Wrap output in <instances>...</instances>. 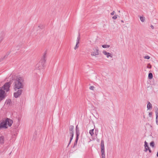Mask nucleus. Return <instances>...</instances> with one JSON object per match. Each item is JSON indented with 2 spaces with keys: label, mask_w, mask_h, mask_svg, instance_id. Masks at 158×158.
<instances>
[{
  "label": "nucleus",
  "mask_w": 158,
  "mask_h": 158,
  "mask_svg": "<svg viewBox=\"0 0 158 158\" xmlns=\"http://www.w3.org/2000/svg\"><path fill=\"white\" fill-rule=\"evenodd\" d=\"M24 79L23 77H17L15 79L13 83V87L15 91L18 89H22L24 87Z\"/></svg>",
  "instance_id": "1"
},
{
  "label": "nucleus",
  "mask_w": 158,
  "mask_h": 158,
  "mask_svg": "<svg viewBox=\"0 0 158 158\" xmlns=\"http://www.w3.org/2000/svg\"><path fill=\"white\" fill-rule=\"evenodd\" d=\"M11 83L10 82L6 83L4 85L3 87H2L0 89V101L2 100L4 98V94L5 93V91L2 90V89L5 90L6 92L9 90V88L10 86Z\"/></svg>",
  "instance_id": "2"
},
{
  "label": "nucleus",
  "mask_w": 158,
  "mask_h": 158,
  "mask_svg": "<svg viewBox=\"0 0 158 158\" xmlns=\"http://www.w3.org/2000/svg\"><path fill=\"white\" fill-rule=\"evenodd\" d=\"M46 52H45L40 60L39 63H38L35 65V68L38 69H41L44 68V64L46 61Z\"/></svg>",
  "instance_id": "3"
},
{
  "label": "nucleus",
  "mask_w": 158,
  "mask_h": 158,
  "mask_svg": "<svg viewBox=\"0 0 158 158\" xmlns=\"http://www.w3.org/2000/svg\"><path fill=\"white\" fill-rule=\"evenodd\" d=\"M101 148L102 152V158H105V148L104 145V141L103 140H101Z\"/></svg>",
  "instance_id": "4"
},
{
  "label": "nucleus",
  "mask_w": 158,
  "mask_h": 158,
  "mask_svg": "<svg viewBox=\"0 0 158 158\" xmlns=\"http://www.w3.org/2000/svg\"><path fill=\"white\" fill-rule=\"evenodd\" d=\"M94 51L91 52V55L92 56H96L99 55V50L97 47H95L93 49Z\"/></svg>",
  "instance_id": "5"
},
{
  "label": "nucleus",
  "mask_w": 158,
  "mask_h": 158,
  "mask_svg": "<svg viewBox=\"0 0 158 158\" xmlns=\"http://www.w3.org/2000/svg\"><path fill=\"white\" fill-rule=\"evenodd\" d=\"M16 92L14 94V95L15 98H17L21 94L22 92V90L21 89H18L16 91Z\"/></svg>",
  "instance_id": "6"
},
{
  "label": "nucleus",
  "mask_w": 158,
  "mask_h": 158,
  "mask_svg": "<svg viewBox=\"0 0 158 158\" xmlns=\"http://www.w3.org/2000/svg\"><path fill=\"white\" fill-rule=\"evenodd\" d=\"M4 121L6 123V125H7L8 124L10 127L11 126L13 123V121L12 120L8 118H7Z\"/></svg>",
  "instance_id": "7"
},
{
  "label": "nucleus",
  "mask_w": 158,
  "mask_h": 158,
  "mask_svg": "<svg viewBox=\"0 0 158 158\" xmlns=\"http://www.w3.org/2000/svg\"><path fill=\"white\" fill-rule=\"evenodd\" d=\"M7 127L6 126V123L4 120L2 121L0 123V130L2 128H7Z\"/></svg>",
  "instance_id": "8"
},
{
  "label": "nucleus",
  "mask_w": 158,
  "mask_h": 158,
  "mask_svg": "<svg viewBox=\"0 0 158 158\" xmlns=\"http://www.w3.org/2000/svg\"><path fill=\"white\" fill-rule=\"evenodd\" d=\"M74 127L73 125H71L69 126V132L70 135H74Z\"/></svg>",
  "instance_id": "9"
},
{
  "label": "nucleus",
  "mask_w": 158,
  "mask_h": 158,
  "mask_svg": "<svg viewBox=\"0 0 158 158\" xmlns=\"http://www.w3.org/2000/svg\"><path fill=\"white\" fill-rule=\"evenodd\" d=\"M5 36V34L4 32H2L0 33V43L4 39Z\"/></svg>",
  "instance_id": "10"
},
{
  "label": "nucleus",
  "mask_w": 158,
  "mask_h": 158,
  "mask_svg": "<svg viewBox=\"0 0 158 158\" xmlns=\"http://www.w3.org/2000/svg\"><path fill=\"white\" fill-rule=\"evenodd\" d=\"M102 53L104 55H106V57L107 58H108L109 57H112V56L111 55V54L110 53H109V52H107L105 51H103L102 52Z\"/></svg>",
  "instance_id": "11"
},
{
  "label": "nucleus",
  "mask_w": 158,
  "mask_h": 158,
  "mask_svg": "<svg viewBox=\"0 0 158 158\" xmlns=\"http://www.w3.org/2000/svg\"><path fill=\"white\" fill-rule=\"evenodd\" d=\"M155 113L156 114V123L158 125V109L157 108H156Z\"/></svg>",
  "instance_id": "12"
},
{
  "label": "nucleus",
  "mask_w": 158,
  "mask_h": 158,
  "mask_svg": "<svg viewBox=\"0 0 158 158\" xmlns=\"http://www.w3.org/2000/svg\"><path fill=\"white\" fill-rule=\"evenodd\" d=\"M144 147H145V150L144 151L145 152H147L148 149H149V147L148 144V143L146 142V141H145L144 142Z\"/></svg>",
  "instance_id": "13"
},
{
  "label": "nucleus",
  "mask_w": 158,
  "mask_h": 158,
  "mask_svg": "<svg viewBox=\"0 0 158 158\" xmlns=\"http://www.w3.org/2000/svg\"><path fill=\"white\" fill-rule=\"evenodd\" d=\"M76 134L77 137H79L80 135V132L78 128L77 127V125L76 127Z\"/></svg>",
  "instance_id": "14"
},
{
  "label": "nucleus",
  "mask_w": 158,
  "mask_h": 158,
  "mask_svg": "<svg viewBox=\"0 0 158 158\" xmlns=\"http://www.w3.org/2000/svg\"><path fill=\"white\" fill-rule=\"evenodd\" d=\"M4 137L3 136H0V144H2L4 143Z\"/></svg>",
  "instance_id": "15"
},
{
  "label": "nucleus",
  "mask_w": 158,
  "mask_h": 158,
  "mask_svg": "<svg viewBox=\"0 0 158 158\" xmlns=\"http://www.w3.org/2000/svg\"><path fill=\"white\" fill-rule=\"evenodd\" d=\"M79 137H76V139L75 140V141L74 142V144L73 146V148H74L75 146H76L77 144V141Z\"/></svg>",
  "instance_id": "16"
},
{
  "label": "nucleus",
  "mask_w": 158,
  "mask_h": 158,
  "mask_svg": "<svg viewBox=\"0 0 158 158\" xmlns=\"http://www.w3.org/2000/svg\"><path fill=\"white\" fill-rule=\"evenodd\" d=\"M147 108L148 110L152 108V105L150 102H148L147 106Z\"/></svg>",
  "instance_id": "17"
},
{
  "label": "nucleus",
  "mask_w": 158,
  "mask_h": 158,
  "mask_svg": "<svg viewBox=\"0 0 158 158\" xmlns=\"http://www.w3.org/2000/svg\"><path fill=\"white\" fill-rule=\"evenodd\" d=\"M153 77L152 73H150L148 74V78L149 79H151Z\"/></svg>",
  "instance_id": "18"
},
{
  "label": "nucleus",
  "mask_w": 158,
  "mask_h": 158,
  "mask_svg": "<svg viewBox=\"0 0 158 158\" xmlns=\"http://www.w3.org/2000/svg\"><path fill=\"white\" fill-rule=\"evenodd\" d=\"M73 135H74L73 134H72V135H70L71 137L70 138V141H69V144L68 145L67 147L69 146V144L70 143L71 141H72V140L73 139Z\"/></svg>",
  "instance_id": "19"
},
{
  "label": "nucleus",
  "mask_w": 158,
  "mask_h": 158,
  "mask_svg": "<svg viewBox=\"0 0 158 158\" xmlns=\"http://www.w3.org/2000/svg\"><path fill=\"white\" fill-rule=\"evenodd\" d=\"M94 129L91 130L89 131V133L90 134L91 136H93L94 134Z\"/></svg>",
  "instance_id": "20"
},
{
  "label": "nucleus",
  "mask_w": 158,
  "mask_h": 158,
  "mask_svg": "<svg viewBox=\"0 0 158 158\" xmlns=\"http://www.w3.org/2000/svg\"><path fill=\"white\" fill-rule=\"evenodd\" d=\"M102 47L104 48H108L110 47V45L107 44H104L102 45Z\"/></svg>",
  "instance_id": "21"
},
{
  "label": "nucleus",
  "mask_w": 158,
  "mask_h": 158,
  "mask_svg": "<svg viewBox=\"0 0 158 158\" xmlns=\"http://www.w3.org/2000/svg\"><path fill=\"white\" fill-rule=\"evenodd\" d=\"M150 145L152 147H154V141H152L150 143Z\"/></svg>",
  "instance_id": "22"
},
{
  "label": "nucleus",
  "mask_w": 158,
  "mask_h": 158,
  "mask_svg": "<svg viewBox=\"0 0 158 158\" xmlns=\"http://www.w3.org/2000/svg\"><path fill=\"white\" fill-rule=\"evenodd\" d=\"M140 20L142 22H144V17H143L140 16Z\"/></svg>",
  "instance_id": "23"
},
{
  "label": "nucleus",
  "mask_w": 158,
  "mask_h": 158,
  "mask_svg": "<svg viewBox=\"0 0 158 158\" xmlns=\"http://www.w3.org/2000/svg\"><path fill=\"white\" fill-rule=\"evenodd\" d=\"M95 134L97 136V135H98V129L97 128L95 129Z\"/></svg>",
  "instance_id": "24"
},
{
  "label": "nucleus",
  "mask_w": 158,
  "mask_h": 158,
  "mask_svg": "<svg viewBox=\"0 0 158 158\" xmlns=\"http://www.w3.org/2000/svg\"><path fill=\"white\" fill-rule=\"evenodd\" d=\"M147 68L148 69H151L152 68L151 65L150 64H148L147 66Z\"/></svg>",
  "instance_id": "25"
},
{
  "label": "nucleus",
  "mask_w": 158,
  "mask_h": 158,
  "mask_svg": "<svg viewBox=\"0 0 158 158\" xmlns=\"http://www.w3.org/2000/svg\"><path fill=\"white\" fill-rule=\"evenodd\" d=\"M7 56H4L3 58H1L0 59V61H2V60H4V59L6 57H7Z\"/></svg>",
  "instance_id": "26"
},
{
  "label": "nucleus",
  "mask_w": 158,
  "mask_h": 158,
  "mask_svg": "<svg viewBox=\"0 0 158 158\" xmlns=\"http://www.w3.org/2000/svg\"><path fill=\"white\" fill-rule=\"evenodd\" d=\"M94 86H92L89 87V89L91 90H94Z\"/></svg>",
  "instance_id": "27"
},
{
  "label": "nucleus",
  "mask_w": 158,
  "mask_h": 158,
  "mask_svg": "<svg viewBox=\"0 0 158 158\" xmlns=\"http://www.w3.org/2000/svg\"><path fill=\"white\" fill-rule=\"evenodd\" d=\"M150 58V57L149 56H145L144 57V58L145 59H149Z\"/></svg>",
  "instance_id": "28"
},
{
  "label": "nucleus",
  "mask_w": 158,
  "mask_h": 158,
  "mask_svg": "<svg viewBox=\"0 0 158 158\" xmlns=\"http://www.w3.org/2000/svg\"><path fill=\"white\" fill-rule=\"evenodd\" d=\"M117 15H114V16H113V17H112V19H116L117 18Z\"/></svg>",
  "instance_id": "29"
},
{
  "label": "nucleus",
  "mask_w": 158,
  "mask_h": 158,
  "mask_svg": "<svg viewBox=\"0 0 158 158\" xmlns=\"http://www.w3.org/2000/svg\"><path fill=\"white\" fill-rule=\"evenodd\" d=\"M78 44H77V43H76V46L74 48V49L75 50L78 47Z\"/></svg>",
  "instance_id": "30"
},
{
  "label": "nucleus",
  "mask_w": 158,
  "mask_h": 158,
  "mask_svg": "<svg viewBox=\"0 0 158 158\" xmlns=\"http://www.w3.org/2000/svg\"><path fill=\"white\" fill-rule=\"evenodd\" d=\"M148 115L149 117H152V112H150L149 113Z\"/></svg>",
  "instance_id": "31"
},
{
  "label": "nucleus",
  "mask_w": 158,
  "mask_h": 158,
  "mask_svg": "<svg viewBox=\"0 0 158 158\" xmlns=\"http://www.w3.org/2000/svg\"><path fill=\"white\" fill-rule=\"evenodd\" d=\"M80 35L79 34L77 38V40H80Z\"/></svg>",
  "instance_id": "32"
},
{
  "label": "nucleus",
  "mask_w": 158,
  "mask_h": 158,
  "mask_svg": "<svg viewBox=\"0 0 158 158\" xmlns=\"http://www.w3.org/2000/svg\"><path fill=\"white\" fill-rule=\"evenodd\" d=\"M114 13H115V12H114V11H113V12H112V13H111L110 14L112 15H114Z\"/></svg>",
  "instance_id": "33"
},
{
  "label": "nucleus",
  "mask_w": 158,
  "mask_h": 158,
  "mask_svg": "<svg viewBox=\"0 0 158 158\" xmlns=\"http://www.w3.org/2000/svg\"><path fill=\"white\" fill-rule=\"evenodd\" d=\"M151 28L152 29H154V27L152 25H151Z\"/></svg>",
  "instance_id": "34"
},
{
  "label": "nucleus",
  "mask_w": 158,
  "mask_h": 158,
  "mask_svg": "<svg viewBox=\"0 0 158 158\" xmlns=\"http://www.w3.org/2000/svg\"><path fill=\"white\" fill-rule=\"evenodd\" d=\"M79 41L80 40H77L76 43H77V44H78L79 43Z\"/></svg>",
  "instance_id": "35"
},
{
  "label": "nucleus",
  "mask_w": 158,
  "mask_h": 158,
  "mask_svg": "<svg viewBox=\"0 0 158 158\" xmlns=\"http://www.w3.org/2000/svg\"><path fill=\"white\" fill-rule=\"evenodd\" d=\"M149 150V152L150 153H151L152 152V151L149 148V149H148V150Z\"/></svg>",
  "instance_id": "36"
},
{
  "label": "nucleus",
  "mask_w": 158,
  "mask_h": 158,
  "mask_svg": "<svg viewBox=\"0 0 158 158\" xmlns=\"http://www.w3.org/2000/svg\"><path fill=\"white\" fill-rule=\"evenodd\" d=\"M39 27L40 28H43V26H39Z\"/></svg>",
  "instance_id": "37"
},
{
  "label": "nucleus",
  "mask_w": 158,
  "mask_h": 158,
  "mask_svg": "<svg viewBox=\"0 0 158 158\" xmlns=\"http://www.w3.org/2000/svg\"><path fill=\"white\" fill-rule=\"evenodd\" d=\"M121 22H122V23H123V22H124V21H123V20H121Z\"/></svg>",
  "instance_id": "38"
},
{
  "label": "nucleus",
  "mask_w": 158,
  "mask_h": 158,
  "mask_svg": "<svg viewBox=\"0 0 158 158\" xmlns=\"http://www.w3.org/2000/svg\"><path fill=\"white\" fill-rule=\"evenodd\" d=\"M143 117H144V118H145V117L144 116H143Z\"/></svg>",
  "instance_id": "39"
}]
</instances>
